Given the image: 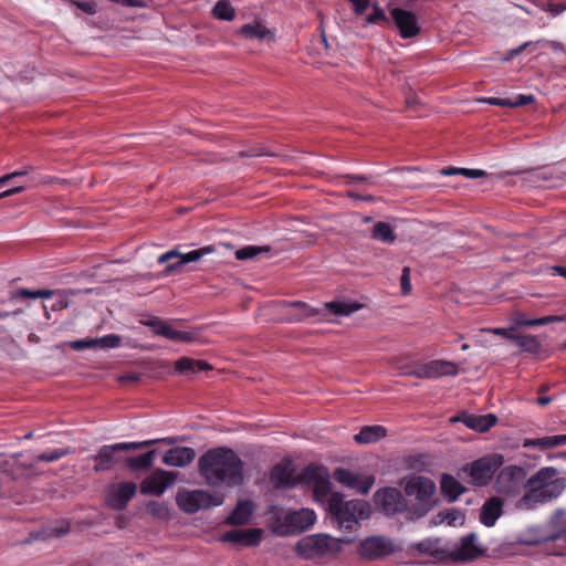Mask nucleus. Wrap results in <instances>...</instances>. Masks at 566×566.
<instances>
[{
    "mask_svg": "<svg viewBox=\"0 0 566 566\" xmlns=\"http://www.w3.org/2000/svg\"><path fill=\"white\" fill-rule=\"evenodd\" d=\"M458 366L449 360L436 359L426 364H418L416 377L421 379L439 378L442 376L458 375Z\"/></svg>",
    "mask_w": 566,
    "mask_h": 566,
    "instance_id": "a211bd4d",
    "label": "nucleus"
},
{
    "mask_svg": "<svg viewBox=\"0 0 566 566\" xmlns=\"http://www.w3.org/2000/svg\"><path fill=\"white\" fill-rule=\"evenodd\" d=\"M270 247H255V245H247L235 251V258L238 260L244 261L255 258L256 255L269 252Z\"/></svg>",
    "mask_w": 566,
    "mask_h": 566,
    "instance_id": "c03bdc74",
    "label": "nucleus"
},
{
    "mask_svg": "<svg viewBox=\"0 0 566 566\" xmlns=\"http://www.w3.org/2000/svg\"><path fill=\"white\" fill-rule=\"evenodd\" d=\"M71 531L70 522L63 521L59 526H54L50 528V536L51 537H61L65 534H67Z\"/></svg>",
    "mask_w": 566,
    "mask_h": 566,
    "instance_id": "864d4df0",
    "label": "nucleus"
},
{
    "mask_svg": "<svg viewBox=\"0 0 566 566\" xmlns=\"http://www.w3.org/2000/svg\"><path fill=\"white\" fill-rule=\"evenodd\" d=\"M563 321H565L564 316L549 315V316H544L541 318L523 321L521 324L525 325V326H536V325H547L549 323L563 322Z\"/></svg>",
    "mask_w": 566,
    "mask_h": 566,
    "instance_id": "09e8293b",
    "label": "nucleus"
},
{
    "mask_svg": "<svg viewBox=\"0 0 566 566\" xmlns=\"http://www.w3.org/2000/svg\"><path fill=\"white\" fill-rule=\"evenodd\" d=\"M566 9V6L563 3H549L548 4V12L553 15H557L562 13Z\"/></svg>",
    "mask_w": 566,
    "mask_h": 566,
    "instance_id": "052dcab7",
    "label": "nucleus"
},
{
    "mask_svg": "<svg viewBox=\"0 0 566 566\" xmlns=\"http://www.w3.org/2000/svg\"><path fill=\"white\" fill-rule=\"evenodd\" d=\"M176 478V472L157 469L142 482L140 493L159 496L174 484Z\"/></svg>",
    "mask_w": 566,
    "mask_h": 566,
    "instance_id": "2eb2a0df",
    "label": "nucleus"
},
{
    "mask_svg": "<svg viewBox=\"0 0 566 566\" xmlns=\"http://www.w3.org/2000/svg\"><path fill=\"white\" fill-rule=\"evenodd\" d=\"M144 325L149 326L156 335L163 336L169 340L177 343H191L197 339L198 333L196 329L178 331L175 329L167 322L154 317L143 322Z\"/></svg>",
    "mask_w": 566,
    "mask_h": 566,
    "instance_id": "4468645a",
    "label": "nucleus"
},
{
    "mask_svg": "<svg viewBox=\"0 0 566 566\" xmlns=\"http://www.w3.org/2000/svg\"><path fill=\"white\" fill-rule=\"evenodd\" d=\"M535 101L533 95H518L514 101L507 99V98H496L492 97L489 98L488 102L491 105H497L503 107H518V106H525Z\"/></svg>",
    "mask_w": 566,
    "mask_h": 566,
    "instance_id": "ea45409f",
    "label": "nucleus"
},
{
    "mask_svg": "<svg viewBox=\"0 0 566 566\" xmlns=\"http://www.w3.org/2000/svg\"><path fill=\"white\" fill-rule=\"evenodd\" d=\"M54 294L55 292L49 289L29 290L22 287L10 292L9 298L11 301L27 298H50L53 297Z\"/></svg>",
    "mask_w": 566,
    "mask_h": 566,
    "instance_id": "f704fd0d",
    "label": "nucleus"
},
{
    "mask_svg": "<svg viewBox=\"0 0 566 566\" xmlns=\"http://www.w3.org/2000/svg\"><path fill=\"white\" fill-rule=\"evenodd\" d=\"M400 286H401V293L403 295H407L410 293V291H411L410 268H408V266H405L401 271Z\"/></svg>",
    "mask_w": 566,
    "mask_h": 566,
    "instance_id": "3c124183",
    "label": "nucleus"
},
{
    "mask_svg": "<svg viewBox=\"0 0 566 566\" xmlns=\"http://www.w3.org/2000/svg\"><path fill=\"white\" fill-rule=\"evenodd\" d=\"M253 503L249 500L239 501L234 510L227 517L226 523L228 525L240 526L245 525L250 522L253 514Z\"/></svg>",
    "mask_w": 566,
    "mask_h": 566,
    "instance_id": "bb28decb",
    "label": "nucleus"
},
{
    "mask_svg": "<svg viewBox=\"0 0 566 566\" xmlns=\"http://www.w3.org/2000/svg\"><path fill=\"white\" fill-rule=\"evenodd\" d=\"M147 512L157 518L167 521L170 517V511L167 504L157 501H150L146 505Z\"/></svg>",
    "mask_w": 566,
    "mask_h": 566,
    "instance_id": "37998d69",
    "label": "nucleus"
},
{
    "mask_svg": "<svg viewBox=\"0 0 566 566\" xmlns=\"http://www.w3.org/2000/svg\"><path fill=\"white\" fill-rule=\"evenodd\" d=\"M334 479L361 494H367L375 483L374 475H359L344 468H337L334 471Z\"/></svg>",
    "mask_w": 566,
    "mask_h": 566,
    "instance_id": "f3484780",
    "label": "nucleus"
},
{
    "mask_svg": "<svg viewBox=\"0 0 566 566\" xmlns=\"http://www.w3.org/2000/svg\"><path fill=\"white\" fill-rule=\"evenodd\" d=\"M552 270L555 273H557V274H559V275H562V276H564L566 279V268L565 266L555 265V266L552 268Z\"/></svg>",
    "mask_w": 566,
    "mask_h": 566,
    "instance_id": "774afa93",
    "label": "nucleus"
},
{
    "mask_svg": "<svg viewBox=\"0 0 566 566\" xmlns=\"http://www.w3.org/2000/svg\"><path fill=\"white\" fill-rule=\"evenodd\" d=\"M417 547L421 553H429L431 549V542L430 541L420 542Z\"/></svg>",
    "mask_w": 566,
    "mask_h": 566,
    "instance_id": "e2e57ef3",
    "label": "nucleus"
},
{
    "mask_svg": "<svg viewBox=\"0 0 566 566\" xmlns=\"http://www.w3.org/2000/svg\"><path fill=\"white\" fill-rule=\"evenodd\" d=\"M224 502L222 495H212L205 490H180L176 495L178 507L187 513L195 514L200 510L220 506Z\"/></svg>",
    "mask_w": 566,
    "mask_h": 566,
    "instance_id": "1a4fd4ad",
    "label": "nucleus"
},
{
    "mask_svg": "<svg viewBox=\"0 0 566 566\" xmlns=\"http://www.w3.org/2000/svg\"><path fill=\"white\" fill-rule=\"evenodd\" d=\"M71 451L69 449H56V450H53L51 452H43V453H40L38 457H36V460L38 461H43V462H52V461H56L67 454H70Z\"/></svg>",
    "mask_w": 566,
    "mask_h": 566,
    "instance_id": "de8ad7c7",
    "label": "nucleus"
},
{
    "mask_svg": "<svg viewBox=\"0 0 566 566\" xmlns=\"http://www.w3.org/2000/svg\"><path fill=\"white\" fill-rule=\"evenodd\" d=\"M211 369L212 366L208 361L189 357H181L175 363V370L180 375H192Z\"/></svg>",
    "mask_w": 566,
    "mask_h": 566,
    "instance_id": "c85d7f7f",
    "label": "nucleus"
},
{
    "mask_svg": "<svg viewBox=\"0 0 566 566\" xmlns=\"http://www.w3.org/2000/svg\"><path fill=\"white\" fill-rule=\"evenodd\" d=\"M390 15L399 30L401 38L409 39L420 33L417 17L411 11L394 8L390 10Z\"/></svg>",
    "mask_w": 566,
    "mask_h": 566,
    "instance_id": "aec40b11",
    "label": "nucleus"
},
{
    "mask_svg": "<svg viewBox=\"0 0 566 566\" xmlns=\"http://www.w3.org/2000/svg\"><path fill=\"white\" fill-rule=\"evenodd\" d=\"M484 554V548L476 544V535L470 533L461 538L460 545L454 548L453 556L460 562H471Z\"/></svg>",
    "mask_w": 566,
    "mask_h": 566,
    "instance_id": "5701e85b",
    "label": "nucleus"
},
{
    "mask_svg": "<svg viewBox=\"0 0 566 566\" xmlns=\"http://www.w3.org/2000/svg\"><path fill=\"white\" fill-rule=\"evenodd\" d=\"M196 458V451L189 447H176L169 449L163 457L164 464L168 467L184 468Z\"/></svg>",
    "mask_w": 566,
    "mask_h": 566,
    "instance_id": "b1692460",
    "label": "nucleus"
},
{
    "mask_svg": "<svg viewBox=\"0 0 566 566\" xmlns=\"http://www.w3.org/2000/svg\"><path fill=\"white\" fill-rule=\"evenodd\" d=\"M463 520H464V517L460 513V511H458L455 509H450V510H444V511L438 512L433 516L432 523L434 525H438V524L446 522L448 525H455L457 523L462 524Z\"/></svg>",
    "mask_w": 566,
    "mask_h": 566,
    "instance_id": "58836bf2",
    "label": "nucleus"
},
{
    "mask_svg": "<svg viewBox=\"0 0 566 566\" xmlns=\"http://www.w3.org/2000/svg\"><path fill=\"white\" fill-rule=\"evenodd\" d=\"M300 484L312 485L316 499L322 500L331 493V481L328 470L324 467L310 464L298 474Z\"/></svg>",
    "mask_w": 566,
    "mask_h": 566,
    "instance_id": "9b49d317",
    "label": "nucleus"
},
{
    "mask_svg": "<svg viewBox=\"0 0 566 566\" xmlns=\"http://www.w3.org/2000/svg\"><path fill=\"white\" fill-rule=\"evenodd\" d=\"M216 249L212 245L202 247L197 250H192L187 253H182L178 250V256H176L175 262H170L166 265L164 270V274L171 275V274H180L186 272V265L191 262H198L203 256L209 255L213 253Z\"/></svg>",
    "mask_w": 566,
    "mask_h": 566,
    "instance_id": "6ab92c4d",
    "label": "nucleus"
},
{
    "mask_svg": "<svg viewBox=\"0 0 566 566\" xmlns=\"http://www.w3.org/2000/svg\"><path fill=\"white\" fill-rule=\"evenodd\" d=\"M367 23H376L377 21H387V17L385 11L379 8L377 4H374V12L369 14L366 19Z\"/></svg>",
    "mask_w": 566,
    "mask_h": 566,
    "instance_id": "5fc2aeb1",
    "label": "nucleus"
},
{
    "mask_svg": "<svg viewBox=\"0 0 566 566\" xmlns=\"http://www.w3.org/2000/svg\"><path fill=\"white\" fill-rule=\"evenodd\" d=\"M178 256V249H172L170 251H167L166 253L161 254L157 262L159 264L163 263H169L171 260H175V258Z\"/></svg>",
    "mask_w": 566,
    "mask_h": 566,
    "instance_id": "13d9d810",
    "label": "nucleus"
},
{
    "mask_svg": "<svg viewBox=\"0 0 566 566\" xmlns=\"http://www.w3.org/2000/svg\"><path fill=\"white\" fill-rule=\"evenodd\" d=\"M353 538H335L324 533L302 537L294 547V552L304 559H314L336 556L343 544H349Z\"/></svg>",
    "mask_w": 566,
    "mask_h": 566,
    "instance_id": "423d86ee",
    "label": "nucleus"
},
{
    "mask_svg": "<svg viewBox=\"0 0 566 566\" xmlns=\"http://www.w3.org/2000/svg\"><path fill=\"white\" fill-rule=\"evenodd\" d=\"M454 421H461L464 423L468 428L479 431V432H485L490 428H492L496 421L497 418L493 413L488 415H471V413H462L453 419Z\"/></svg>",
    "mask_w": 566,
    "mask_h": 566,
    "instance_id": "393cba45",
    "label": "nucleus"
},
{
    "mask_svg": "<svg viewBox=\"0 0 566 566\" xmlns=\"http://www.w3.org/2000/svg\"><path fill=\"white\" fill-rule=\"evenodd\" d=\"M55 294L53 295L54 296V301L51 305V310L52 311H61V310H64L69 306V296L70 295H75L76 294V290H67V291H54Z\"/></svg>",
    "mask_w": 566,
    "mask_h": 566,
    "instance_id": "a18cd8bd",
    "label": "nucleus"
},
{
    "mask_svg": "<svg viewBox=\"0 0 566 566\" xmlns=\"http://www.w3.org/2000/svg\"><path fill=\"white\" fill-rule=\"evenodd\" d=\"M238 33L245 39L250 40H266L274 41V33L261 23H248L242 25Z\"/></svg>",
    "mask_w": 566,
    "mask_h": 566,
    "instance_id": "c756f323",
    "label": "nucleus"
},
{
    "mask_svg": "<svg viewBox=\"0 0 566 566\" xmlns=\"http://www.w3.org/2000/svg\"><path fill=\"white\" fill-rule=\"evenodd\" d=\"M156 458V450H150L137 457H128L125 459V465L132 471L148 470L153 467Z\"/></svg>",
    "mask_w": 566,
    "mask_h": 566,
    "instance_id": "72a5a7b5",
    "label": "nucleus"
},
{
    "mask_svg": "<svg viewBox=\"0 0 566 566\" xmlns=\"http://www.w3.org/2000/svg\"><path fill=\"white\" fill-rule=\"evenodd\" d=\"M557 470L552 467L542 468L532 475L526 485L530 490L517 501L516 507L532 510L538 503H545L557 497L565 489L563 478H555Z\"/></svg>",
    "mask_w": 566,
    "mask_h": 566,
    "instance_id": "7ed1b4c3",
    "label": "nucleus"
},
{
    "mask_svg": "<svg viewBox=\"0 0 566 566\" xmlns=\"http://www.w3.org/2000/svg\"><path fill=\"white\" fill-rule=\"evenodd\" d=\"M503 513V501L493 496L485 501L480 511V521L486 527H491L495 524L496 520Z\"/></svg>",
    "mask_w": 566,
    "mask_h": 566,
    "instance_id": "a878e982",
    "label": "nucleus"
},
{
    "mask_svg": "<svg viewBox=\"0 0 566 566\" xmlns=\"http://www.w3.org/2000/svg\"><path fill=\"white\" fill-rule=\"evenodd\" d=\"M395 552L391 541L385 536H371L364 539L358 547L359 555L369 560L386 557Z\"/></svg>",
    "mask_w": 566,
    "mask_h": 566,
    "instance_id": "dca6fc26",
    "label": "nucleus"
},
{
    "mask_svg": "<svg viewBox=\"0 0 566 566\" xmlns=\"http://www.w3.org/2000/svg\"><path fill=\"white\" fill-rule=\"evenodd\" d=\"M283 306L293 307L296 311L290 313L284 319L290 323L302 322L310 317L318 316L328 319L329 315L349 316L361 308V304L356 302L332 301L323 304L322 307H312L302 301L284 302Z\"/></svg>",
    "mask_w": 566,
    "mask_h": 566,
    "instance_id": "20e7f679",
    "label": "nucleus"
},
{
    "mask_svg": "<svg viewBox=\"0 0 566 566\" xmlns=\"http://www.w3.org/2000/svg\"><path fill=\"white\" fill-rule=\"evenodd\" d=\"M76 7L91 15L97 12V4L93 1L76 2Z\"/></svg>",
    "mask_w": 566,
    "mask_h": 566,
    "instance_id": "6e6d98bb",
    "label": "nucleus"
},
{
    "mask_svg": "<svg viewBox=\"0 0 566 566\" xmlns=\"http://www.w3.org/2000/svg\"><path fill=\"white\" fill-rule=\"evenodd\" d=\"M158 442H163L166 444H174L177 442V439L176 438H163V439L138 441V442H120V443H115V444L102 446L97 450L96 454L93 457V460L95 461V465H94L93 470L95 472L108 471L114 465H116L117 463H119L122 461V455H120L122 452L147 448V447H150Z\"/></svg>",
    "mask_w": 566,
    "mask_h": 566,
    "instance_id": "0eeeda50",
    "label": "nucleus"
},
{
    "mask_svg": "<svg viewBox=\"0 0 566 566\" xmlns=\"http://www.w3.org/2000/svg\"><path fill=\"white\" fill-rule=\"evenodd\" d=\"M271 479L273 482H275L277 488L281 486H294L296 484H300L297 481V475L293 476L292 471L283 464H276L272 472H271Z\"/></svg>",
    "mask_w": 566,
    "mask_h": 566,
    "instance_id": "473e14b6",
    "label": "nucleus"
},
{
    "mask_svg": "<svg viewBox=\"0 0 566 566\" xmlns=\"http://www.w3.org/2000/svg\"><path fill=\"white\" fill-rule=\"evenodd\" d=\"M316 515L310 509H302L296 512L287 513L284 522L274 528L280 536H290L304 532L314 525Z\"/></svg>",
    "mask_w": 566,
    "mask_h": 566,
    "instance_id": "f8f14e48",
    "label": "nucleus"
},
{
    "mask_svg": "<svg viewBox=\"0 0 566 566\" xmlns=\"http://www.w3.org/2000/svg\"><path fill=\"white\" fill-rule=\"evenodd\" d=\"M137 486L134 482H122L111 489L107 495V505L114 510H124L135 495Z\"/></svg>",
    "mask_w": 566,
    "mask_h": 566,
    "instance_id": "4be33fe9",
    "label": "nucleus"
},
{
    "mask_svg": "<svg viewBox=\"0 0 566 566\" xmlns=\"http://www.w3.org/2000/svg\"><path fill=\"white\" fill-rule=\"evenodd\" d=\"M261 528H249V530H231L226 532L220 541L223 543H233L247 547L258 546L262 539Z\"/></svg>",
    "mask_w": 566,
    "mask_h": 566,
    "instance_id": "412c9836",
    "label": "nucleus"
},
{
    "mask_svg": "<svg viewBox=\"0 0 566 566\" xmlns=\"http://www.w3.org/2000/svg\"><path fill=\"white\" fill-rule=\"evenodd\" d=\"M328 511L339 528L352 531L359 525V518L369 516V504L364 500L344 501V495L334 492L328 499Z\"/></svg>",
    "mask_w": 566,
    "mask_h": 566,
    "instance_id": "39448f33",
    "label": "nucleus"
},
{
    "mask_svg": "<svg viewBox=\"0 0 566 566\" xmlns=\"http://www.w3.org/2000/svg\"><path fill=\"white\" fill-rule=\"evenodd\" d=\"M22 313H23L22 310H15L13 312H2V311H0V318L4 319V318L9 317L10 315H19V314H22Z\"/></svg>",
    "mask_w": 566,
    "mask_h": 566,
    "instance_id": "338daca9",
    "label": "nucleus"
},
{
    "mask_svg": "<svg viewBox=\"0 0 566 566\" xmlns=\"http://www.w3.org/2000/svg\"><path fill=\"white\" fill-rule=\"evenodd\" d=\"M531 44V42H525L523 43L522 45H520L518 48L516 49H513L509 52L507 56L504 59L505 61H509L511 59H513L514 56L518 55L520 53H522L528 45Z\"/></svg>",
    "mask_w": 566,
    "mask_h": 566,
    "instance_id": "bf43d9fd",
    "label": "nucleus"
},
{
    "mask_svg": "<svg viewBox=\"0 0 566 566\" xmlns=\"http://www.w3.org/2000/svg\"><path fill=\"white\" fill-rule=\"evenodd\" d=\"M212 14L219 20L231 21L235 17V11L229 0H219L212 9Z\"/></svg>",
    "mask_w": 566,
    "mask_h": 566,
    "instance_id": "a19ab883",
    "label": "nucleus"
},
{
    "mask_svg": "<svg viewBox=\"0 0 566 566\" xmlns=\"http://www.w3.org/2000/svg\"><path fill=\"white\" fill-rule=\"evenodd\" d=\"M69 346L74 350H83L86 348H95L96 347V340L95 338H85V339H77L69 343Z\"/></svg>",
    "mask_w": 566,
    "mask_h": 566,
    "instance_id": "8fccbe9b",
    "label": "nucleus"
},
{
    "mask_svg": "<svg viewBox=\"0 0 566 566\" xmlns=\"http://www.w3.org/2000/svg\"><path fill=\"white\" fill-rule=\"evenodd\" d=\"M399 484L409 501L408 521L420 520L438 505L437 485L430 478L411 474L403 478Z\"/></svg>",
    "mask_w": 566,
    "mask_h": 566,
    "instance_id": "f03ea898",
    "label": "nucleus"
},
{
    "mask_svg": "<svg viewBox=\"0 0 566 566\" xmlns=\"http://www.w3.org/2000/svg\"><path fill=\"white\" fill-rule=\"evenodd\" d=\"M510 339L528 353H537L541 348V343L536 338V336L533 335H510Z\"/></svg>",
    "mask_w": 566,
    "mask_h": 566,
    "instance_id": "4c0bfd02",
    "label": "nucleus"
},
{
    "mask_svg": "<svg viewBox=\"0 0 566 566\" xmlns=\"http://www.w3.org/2000/svg\"><path fill=\"white\" fill-rule=\"evenodd\" d=\"M387 430L382 426H365L354 436V440L359 444L374 443L385 438Z\"/></svg>",
    "mask_w": 566,
    "mask_h": 566,
    "instance_id": "7c9ffc66",
    "label": "nucleus"
},
{
    "mask_svg": "<svg viewBox=\"0 0 566 566\" xmlns=\"http://www.w3.org/2000/svg\"><path fill=\"white\" fill-rule=\"evenodd\" d=\"M416 371H418V364H416L415 366H403L400 368V375L416 377V374H415Z\"/></svg>",
    "mask_w": 566,
    "mask_h": 566,
    "instance_id": "680f3d73",
    "label": "nucleus"
},
{
    "mask_svg": "<svg viewBox=\"0 0 566 566\" xmlns=\"http://www.w3.org/2000/svg\"><path fill=\"white\" fill-rule=\"evenodd\" d=\"M240 157H260V156H269V157H273V156H276L275 153H272V151H265L262 147L260 146H256V147H252L251 149L247 150V151H240L238 154Z\"/></svg>",
    "mask_w": 566,
    "mask_h": 566,
    "instance_id": "603ef678",
    "label": "nucleus"
},
{
    "mask_svg": "<svg viewBox=\"0 0 566 566\" xmlns=\"http://www.w3.org/2000/svg\"><path fill=\"white\" fill-rule=\"evenodd\" d=\"M346 178H348L350 181H355V182L368 181V179H369L365 175H347Z\"/></svg>",
    "mask_w": 566,
    "mask_h": 566,
    "instance_id": "0e129e2a",
    "label": "nucleus"
},
{
    "mask_svg": "<svg viewBox=\"0 0 566 566\" xmlns=\"http://www.w3.org/2000/svg\"><path fill=\"white\" fill-rule=\"evenodd\" d=\"M28 172H29V169H23V170H17V171H13L11 174H7V175L0 177V199L24 191L25 190L24 185L12 186L10 188H6V186L9 185V181H12L19 177H23V176L28 175Z\"/></svg>",
    "mask_w": 566,
    "mask_h": 566,
    "instance_id": "2f4dec72",
    "label": "nucleus"
},
{
    "mask_svg": "<svg viewBox=\"0 0 566 566\" xmlns=\"http://www.w3.org/2000/svg\"><path fill=\"white\" fill-rule=\"evenodd\" d=\"M96 347L116 348L120 345L122 338L118 335L109 334L101 338H95Z\"/></svg>",
    "mask_w": 566,
    "mask_h": 566,
    "instance_id": "49530a36",
    "label": "nucleus"
},
{
    "mask_svg": "<svg viewBox=\"0 0 566 566\" xmlns=\"http://www.w3.org/2000/svg\"><path fill=\"white\" fill-rule=\"evenodd\" d=\"M441 175L444 176H453V175H462L467 178H481L486 175V172L482 169H469V168H455V167H447L440 170Z\"/></svg>",
    "mask_w": 566,
    "mask_h": 566,
    "instance_id": "79ce46f5",
    "label": "nucleus"
},
{
    "mask_svg": "<svg viewBox=\"0 0 566 566\" xmlns=\"http://www.w3.org/2000/svg\"><path fill=\"white\" fill-rule=\"evenodd\" d=\"M526 472L517 465L503 468L496 476L495 489L505 495L518 494L524 486Z\"/></svg>",
    "mask_w": 566,
    "mask_h": 566,
    "instance_id": "ddd939ff",
    "label": "nucleus"
},
{
    "mask_svg": "<svg viewBox=\"0 0 566 566\" xmlns=\"http://www.w3.org/2000/svg\"><path fill=\"white\" fill-rule=\"evenodd\" d=\"M371 238L384 243H392L396 241L397 235L388 222L378 221L373 228Z\"/></svg>",
    "mask_w": 566,
    "mask_h": 566,
    "instance_id": "c9c22d12",
    "label": "nucleus"
},
{
    "mask_svg": "<svg viewBox=\"0 0 566 566\" xmlns=\"http://www.w3.org/2000/svg\"><path fill=\"white\" fill-rule=\"evenodd\" d=\"M490 332H492L493 334L495 335H501V336H504L506 338L510 339V335H512L511 333H509L507 329L505 328H493V329H490Z\"/></svg>",
    "mask_w": 566,
    "mask_h": 566,
    "instance_id": "69168bd1",
    "label": "nucleus"
},
{
    "mask_svg": "<svg viewBox=\"0 0 566 566\" xmlns=\"http://www.w3.org/2000/svg\"><path fill=\"white\" fill-rule=\"evenodd\" d=\"M562 444H566V434L526 440L524 447H539L542 449H549Z\"/></svg>",
    "mask_w": 566,
    "mask_h": 566,
    "instance_id": "e433bc0d",
    "label": "nucleus"
},
{
    "mask_svg": "<svg viewBox=\"0 0 566 566\" xmlns=\"http://www.w3.org/2000/svg\"><path fill=\"white\" fill-rule=\"evenodd\" d=\"M376 509L386 516L403 514L408 520L409 501L397 488H381L374 493Z\"/></svg>",
    "mask_w": 566,
    "mask_h": 566,
    "instance_id": "9d476101",
    "label": "nucleus"
},
{
    "mask_svg": "<svg viewBox=\"0 0 566 566\" xmlns=\"http://www.w3.org/2000/svg\"><path fill=\"white\" fill-rule=\"evenodd\" d=\"M440 490L447 501L451 503L457 501L458 497L467 491V488L463 486L453 475L443 473L440 480Z\"/></svg>",
    "mask_w": 566,
    "mask_h": 566,
    "instance_id": "cd10ccee",
    "label": "nucleus"
},
{
    "mask_svg": "<svg viewBox=\"0 0 566 566\" xmlns=\"http://www.w3.org/2000/svg\"><path fill=\"white\" fill-rule=\"evenodd\" d=\"M142 378V374L139 373H127L118 377V381L122 384L125 382H137Z\"/></svg>",
    "mask_w": 566,
    "mask_h": 566,
    "instance_id": "4d7b16f0",
    "label": "nucleus"
},
{
    "mask_svg": "<svg viewBox=\"0 0 566 566\" xmlns=\"http://www.w3.org/2000/svg\"><path fill=\"white\" fill-rule=\"evenodd\" d=\"M504 458L501 454H491L467 463L461 471L465 473L469 482L475 486H485L493 479L495 472L502 467Z\"/></svg>",
    "mask_w": 566,
    "mask_h": 566,
    "instance_id": "6e6552de",
    "label": "nucleus"
},
{
    "mask_svg": "<svg viewBox=\"0 0 566 566\" xmlns=\"http://www.w3.org/2000/svg\"><path fill=\"white\" fill-rule=\"evenodd\" d=\"M198 470L212 488H234L244 482V462L230 448L219 447L205 452L198 460Z\"/></svg>",
    "mask_w": 566,
    "mask_h": 566,
    "instance_id": "f257e3e1",
    "label": "nucleus"
}]
</instances>
